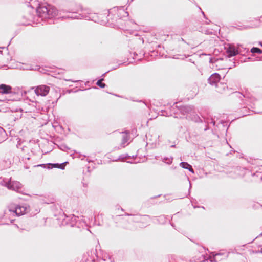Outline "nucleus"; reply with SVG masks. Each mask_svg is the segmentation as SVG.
<instances>
[{"instance_id": "1", "label": "nucleus", "mask_w": 262, "mask_h": 262, "mask_svg": "<svg viewBox=\"0 0 262 262\" xmlns=\"http://www.w3.org/2000/svg\"><path fill=\"white\" fill-rule=\"evenodd\" d=\"M66 10L64 9L58 10L55 7L51 6H41L37 9V13L38 16L42 19L52 18L56 16L64 17L62 16V13H64Z\"/></svg>"}, {"instance_id": "2", "label": "nucleus", "mask_w": 262, "mask_h": 262, "mask_svg": "<svg viewBox=\"0 0 262 262\" xmlns=\"http://www.w3.org/2000/svg\"><path fill=\"white\" fill-rule=\"evenodd\" d=\"M34 89V92L37 96L42 97L47 96L50 90V87L46 85H40L35 88H32V89Z\"/></svg>"}, {"instance_id": "3", "label": "nucleus", "mask_w": 262, "mask_h": 262, "mask_svg": "<svg viewBox=\"0 0 262 262\" xmlns=\"http://www.w3.org/2000/svg\"><path fill=\"white\" fill-rule=\"evenodd\" d=\"M29 210V208L27 206L17 205L15 207H11L9 211L15 212L17 215H21L25 214Z\"/></svg>"}, {"instance_id": "4", "label": "nucleus", "mask_w": 262, "mask_h": 262, "mask_svg": "<svg viewBox=\"0 0 262 262\" xmlns=\"http://www.w3.org/2000/svg\"><path fill=\"white\" fill-rule=\"evenodd\" d=\"M6 187L9 189H11L16 191H18L21 188V184L17 181H10L6 183Z\"/></svg>"}, {"instance_id": "5", "label": "nucleus", "mask_w": 262, "mask_h": 262, "mask_svg": "<svg viewBox=\"0 0 262 262\" xmlns=\"http://www.w3.org/2000/svg\"><path fill=\"white\" fill-rule=\"evenodd\" d=\"M220 75L217 73L212 74L208 78V82L212 85L217 86V82L220 80Z\"/></svg>"}, {"instance_id": "6", "label": "nucleus", "mask_w": 262, "mask_h": 262, "mask_svg": "<svg viewBox=\"0 0 262 262\" xmlns=\"http://www.w3.org/2000/svg\"><path fill=\"white\" fill-rule=\"evenodd\" d=\"M12 88L6 84L0 85V93L1 94H10L11 93Z\"/></svg>"}, {"instance_id": "7", "label": "nucleus", "mask_w": 262, "mask_h": 262, "mask_svg": "<svg viewBox=\"0 0 262 262\" xmlns=\"http://www.w3.org/2000/svg\"><path fill=\"white\" fill-rule=\"evenodd\" d=\"M229 56L236 55L238 53V51L236 48L232 46H230L227 50Z\"/></svg>"}, {"instance_id": "8", "label": "nucleus", "mask_w": 262, "mask_h": 262, "mask_svg": "<svg viewBox=\"0 0 262 262\" xmlns=\"http://www.w3.org/2000/svg\"><path fill=\"white\" fill-rule=\"evenodd\" d=\"M180 166H181L182 168L184 169H188L190 172L194 173V171L193 169H192V167L191 165H190L189 164H188L187 162H182L180 163Z\"/></svg>"}, {"instance_id": "9", "label": "nucleus", "mask_w": 262, "mask_h": 262, "mask_svg": "<svg viewBox=\"0 0 262 262\" xmlns=\"http://www.w3.org/2000/svg\"><path fill=\"white\" fill-rule=\"evenodd\" d=\"M193 107L190 106H185L182 108L181 112L183 114L191 113L193 111Z\"/></svg>"}, {"instance_id": "10", "label": "nucleus", "mask_w": 262, "mask_h": 262, "mask_svg": "<svg viewBox=\"0 0 262 262\" xmlns=\"http://www.w3.org/2000/svg\"><path fill=\"white\" fill-rule=\"evenodd\" d=\"M173 158L172 157H165L162 159L163 162L168 164H170L172 162Z\"/></svg>"}, {"instance_id": "11", "label": "nucleus", "mask_w": 262, "mask_h": 262, "mask_svg": "<svg viewBox=\"0 0 262 262\" xmlns=\"http://www.w3.org/2000/svg\"><path fill=\"white\" fill-rule=\"evenodd\" d=\"M82 17L83 16H82ZM65 17L73 19H81L82 16L80 15H76L75 13H72L71 15H68L67 16H65Z\"/></svg>"}, {"instance_id": "12", "label": "nucleus", "mask_w": 262, "mask_h": 262, "mask_svg": "<svg viewBox=\"0 0 262 262\" xmlns=\"http://www.w3.org/2000/svg\"><path fill=\"white\" fill-rule=\"evenodd\" d=\"M251 52L253 53H258L259 54L262 53V51L259 48L253 47L251 49Z\"/></svg>"}, {"instance_id": "13", "label": "nucleus", "mask_w": 262, "mask_h": 262, "mask_svg": "<svg viewBox=\"0 0 262 262\" xmlns=\"http://www.w3.org/2000/svg\"><path fill=\"white\" fill-rule=\"evenodd\" d=\"M77 217L75 216V215H73L71 217V223H70V226H73L75 223L76 222V221H77Z\"/></svg>"}, {"instance_id": "14", "label": "nucleus", "mask_w": 262, "mask_h": 262, "mask_svg": "<svg viewBox=\"0 0 262 262\" xmlns=\"http://www.w3.org/2000/svg\"><path fill=\"white\" fill-rule=\"evenodd\" d=\"M128 140V135L125 134L123 135L122 139V144H125Z\"/></svg>"}, {"instance_id": "15", "label": "nucleus", "mask_w": 262, "mask_h": 262, "mask_svg": "<svg viewBox=\"0 0 262 262\" xmlns=\"http://www.w3.org/2000/svg\"><path fill=\"white\" fill-rule=\"evenodd\" d=\"M102 80H103V79H101L100 80H99L97 82V85H98L99 86L101 87V88H104L105 86V84L103 83L102 82Z\"/></svg>"}, {"instance_id": "16", "label": "nucleus", "mask_w": 262, "mask_h": 262, "mask_svg": "<svg viewBox=\"0 0 262 262\" xmlns=\"http://www.w3.org/2000/svg\"><path fill=\"white\" fill-rule=\"evenodd\" d=\"M53 166L54 167H57L61 169H64V166L63 164L59 165L58 164H54Z\"/></svg>"}, {"instance_id": "17", "label": "nucleus", "mask_w": 262, "mask_h": 262, "mask_svg": "<svg viewBox=\"0 0 262 262\" xmlns=\"http://www.w3.org/2000/svg\"><path fill=\"white\" fill-rule=\"evenodd\" d=\"M220 255H221V254H220V253H218V254H215V256H214V258H215V259H217V257H218L219 256H220Z\"/></svg>"}, {"instance_id": "18", "label": "nucleus", "mask_w": 262, "mask_h": 262, "mask_svg": "<svg viewBox=\"0 0 262 262\" xmlns=\"http://www.w3.org/2000/svg\"><path fill=\"white\" fill-rule=\"evenodd\" d=\"M220 85H222L223 86V90H224L225 89V88H226L225 84H224L223 83H220Z\"/></svg>"}, {"instance_id": "19", "label": "nucleus", "mask_w": 262, "mask_h": 262, "mask_svg": "<svg viewBox=\"0 0 262 262\" xmlns=\"http://www.w3.org/2000/svg\"><path fill=\"white\" fill-rule=\"evenodd\" d=\"M110 261H111V262H113V261H114V260H111V259H110Z\"/></svg>"}]
</instances>
